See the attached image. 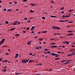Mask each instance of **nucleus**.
Listing matches in <instances>:
<instances>
[{
    "instance_id": "1",
    "label": "nucleus",
    "mask_w": 75,
    "mask_h": 75,
    "mask_svg": "<svg viewBox=\"0 0 75 75\" xmlns=\"http://www.w3.org/2000/svg\"><path fill=\"white\" fill-rule=\"evenodd\" d=\"M52 28L54 29H57V30H61V28L59 27H57V26H53L52 27Z\"/></svg>"
},
{
    "instance_id": "2",
    "label": "nucleus",
    "mask_w": 75,
    "mask_h": 75,
    "mask_svg": "<svg viewBox=\"0 0 75 75\" xmlns=\"http://www.w3.org/2000/svg\"><path fill=\"white\" fill-rule=\"evenodd\" d=\"M50 54L52 55V56H55V55H57V54L54 53H51Z\"/></svg>"
},
{
    "instance_id": "3",
    "label": "nucleus",
    "mask_w": 75,
    "mask_h": 75,
    "mask_svg": "<svg viewBox=\"0 0 75 75\" xmlns=\"http://www.w3.org/2000/svg\"><path fill=\"white\" fill-rule=\"evenodd\" d=\"M16 56L15 57V58H17L18 57V54H16Z\"/></svg>"
},
{
    "instance_id": "4",
    "label": "nucleus",
    "mask_w": 75,
    "mask_h": 75,
    "mask_svg": "<svg viewBox=\"0 0 75 75\" xmlns=\"http://www.w3.org/2000/svg\"><path fill=\"white\" fill-rule=\"evenodd\" d=\"M2 71L3 72H6V71H7V69H2Z\"/></svg>"
},
{
    "instance_id": "5",
    "label": "nucleus",
    "mask_w": 75,
    "mask_h": 75,
    "mask_svg": "<svg viewBox=\"0 0 75 75\" xmlns=\"http://www.w3.org/2000/svg\"><path fill=\"white\" fill-rule=\"evenodd\" d=\"M57 17V16H50V17H51V18H55Z\"/></svg>"
},
{
    "instance_id": "6",
    "label": "nucleus",
    "mask_w": 75,
    "mask_h": 75,
    "mask_svg": "<svg viewBox=\"0 0 75 75\" xmlns=\"http://www.w3.org/2000/svg\"><path fill=\"white\" fill-rule=\"evenodd\" d=\"M4 41H5V39H3L2 40L1 42H4Z\"/></svg>"
},
{
    "instance_id": "7",
    "label": "nucleus",
    "mask_w": 75,
    "mask_h": 75,
    "mask_svg": "<svg viewBox=\"0 0 75 75\" xmlns=\"http://www.w3.org/2000/svg\"><path fill=\"white\" fill-rule=\"evenodd\" d=\"M21 73H16V75H19L20 74H21Z\"/></svg>"
},
{
    "instance_id": "8",
    "label": "nucleus",
    "mask_w": 75,
    "mask_h": 75,
    "mask_svg": "<svg viewBox=\"0 0 75 75\" xmlns=\"http://www.w3.org/2000/svg\"><path fill=\"white\" fill-rule=\"evenodd\" d=\"M16 29V28H13L10 29V31H13V30H14Z\"/></svg>"
},
{
    "instance_id": "9",
    "label": "nucleus",
    "mask_w": 75,
    "mask_h": 75,
    "mask_svg": "<svg viewBox=\"0 0 75 75\" xmlns=\"http://www.w3.org/2000/svg\"><path fill=\"white\" fill-rule=\"evenodd\" d=\"M67 32H68V33H71L73 32V31L72 30L68 31Z\"/></svg>"
},
{
    "instance_id": "10",
    "label": "nucleus",
    "mask_w": 75,
    "mask_h": 75,
    "mask_svg": "<svg viewBox=\"0 0 75 75\" xmlns=\"http://www.w3.org/2000/svg\"><path fill=\"white\" fill-rule=\"evenodd\" d=\"M7 62V60H5V61H3L2 62Z\"/></svg>"
},
{
    "instance_id": "11",
    "label": "nucleus",
    "mask_w": 75,
    "mask_h": 75,
    "mask_svg": "<svg viewBox=\"0 0 75 75\" xmlns=\"http://www.w3.org/2000/svg\"><path fill=\"white\" fill-rule=\"evenodd\" d=\"M66 44H69V42H68L66 41Z\"/></svg>"
},
{
    "instance_id": "12",
    "label": "nucleus",
    "mask_w": 75,
    "mask_h": 75,
    "mask_svg": "<svg viewBox=\"0 0 75 75\" xmlns=\"http://www.w3.org/2000/svg\"><path fill=\"white\" fill-rule=\"evenodd\" d=\"M31 5L32 6H35V5H34L33 3L31 4Z\"/></svg>"
},
{
    "instance_id": "13",
    "label": "nucleus",
    "mask_w": 75,
    "mask_h": 75,
    "mask_svg": "<svg viewBox=\"0 0 75 75\" xmlns=\"http://www.w3.org/2000/svg\"><path fill=\"white\" fill-rule=\"evenodd\" d=\"M30 12L31 13H34V11H33L32 10H30Z\"/></svg>"
},
{
    "instance_id": "14",
    "label": "nucleus",
    "mask_w": 75,
    "mask_h": 75,
    "mask_svg": "<svg viewBox=\"0 0 75 75\" xmlns=\"http://www.w3.org/2000/svg\"><path fill=\"white\" fill-rule=\"evenodd\" d=\"M33 62V61H32V60H30L29 62V63H30V62Z\"/></svg>"
},
{
    "instance_id": "15",
    "label": "nucleus",
    "mask_w": 75,
    "mask_h": 75,
    "mask_svg": "<svg viewBox=\"0 0 75 75\" xmlns=\"http://www.w3.org/2000/svg\"><path fill=\"white\" fill-rule=\"evenodd\" d=\"M5 23H6V24H8V21H6L5 22Z\"/></svg>"
},
{
    "instance_id": "16",
    "label": "nucleus",
    "mask_w": 75,
    "mask_h": 75,
    "mask_svg": "<svg viewBox=\"0 0 75 75\" xmlns=\"http://www.w3.org/2000/svg\"><path fill=\"white\" fill-rule=\"evenodd\" d=\"M7 11H12V9H8L7 10Z\"/></svg>"
},
{
    "instance_id": "17",
    "label": "nucleus",
    "mask_w": 75,
    "mask_h": 75,
    "mask_svg": "<svg viewBox=\"0 0 75 75\" xmlns=\"http://www.w3.org/2000/svg\"><path fill=\"white\" fill-rule=\"evenodd\" d=\"M54 44H55V43H52L50 44V45H54Z\"/></svg>"
},
{
    "instance_id": "18",
    "label": "nucleus",
    "mask_w": 75,
    "mask_h": 75,
    "mask_svg": "<svg viewBox=\"0 0 75 75\" xmlns=\"http://www.w3.org/2000/svg\"><path fill=\"white\" fill-rule=\"evenodd\" d=\"M60 59V58H58L55 59V60H57V59Z\"/></svg>"
},
{
    "instance_id": "19",
    "label": "nucleus",
    "mask_w": 75,
    "mask_h": 75,
    "mask_svg": "<svg viewBox=\"0 0 75 75\" xmlns=\"http://www.w3.org/2000/svg\"><path fill=\"white\" fill-rule=\"evenodd\" d=\"M31 42H28L27 43L28 45H30V44H31Z\"/></svg>"
},
{
    "instance_id": "20",
    "label": "nucleus",
    "mask_w": 75,
    "mask_h": 75,
    "mask_svg": "<svg viewBox=\"0 0 75 75\" xmlns=\"http://www.w3.org/2000/svg\"><path fill=\"white\" fill-rule=\"evenodd\" d=\"M29 54L30 55H33V56H34V54L33 55L32 53H30Z\"/></svg>"
},
{
    "instance_id": "21",
    "label": "nucleus",
    "mask_w": 75,
    "mask_h": 75,
    "mask_svg": "<svg viewBox=\"0 0 75 75\" xmlns=\"http://www.w3.org/2000/svg\"><path fill=\"white\" fill-rule=\"evenodd\" d=\"M58 54H57V55L55 54V57H58Z\"/></svg>"
},
{
    "instance_id": "22",
    "label": "nucleus",
    "mask_w": 75,
    "mask_h": 75,
    "mask_svg": "<svg viewBox=\"0 0 75 75\" xmlns=\"http://www.w3.org/2000/svg\"><path fill=\"white\" fill-rule=\"evenodd\" d=\"M38 48L39 49L40 48V49H41V48H42V47L41 46H38Z\"/></svg>"
},
{
    "instance_id": "23",
    "label": "nucleus",
    "mask_w": 75,
    "mask_h": 75,
    "mask_svg": "<svg viewBox=\"0 0 75 75\" xmlns=\"http://www.w3.org/2000/svg\"><path fill=\"white\" fill-rule=\"evenodd\" d=\"M62 17H67V15L66 16H64V15H63Z\"/></svg>"
},
{
    "instance_id": "24",
    "label": "nucleus",
    "mask_w": 75,
    "mask_h": 75,
    "mask_svg": "<svg viewBox=\"0 0 75 75\" xmlns=\"http://www.w3.org/2000/svg\"><path fill=\"white\" fill-rule=\"evenodd\" d=\"M69 23H73V21H70L69 22Z\"/></svg>"
},
{
    "instance_id": "25",
    "label": "nucleus",
    "mask_w": 75,
    "mask_h": 75,
    "mask_svg": "<svg viewBox=\"0 0 75 75\" xmlns=\"http://www.w3.org/2000/svg\"><path fill=\"white\" fill-rule=\"evenodd\" d=\"M42 18L43 20H44V19H45V17H42Z\"/></svg>"
},
{
    "instance_id": "26",
    "label": "nucleus",
    "mask_w": 75,
    "mask_h": 75,
    "mask_svg": "<svg viewBox=\"0 0 75 75\" xmlns=\"http://www.w3.org/2000/svg\"><path fill=\"white\" fill-rule=\"evenodd\" d=\"M6 68H7V66H5L4 67V69H6Z\"/></svg>"
},
{
    "instance_id": "27",
    "label": "nucleus",
    "mask_w": 75,
    "mask_h": 75,
    "mask_svg": "<svg viewBox=\"0 0 75 75\" xmlns=\"http://www.w3.org/2000/svg\"><path fill=\"white\" fill-rule=\"evenodd\" d=\"M47 33V31H44L43 32V33Z\"/></svg>"
},
{
    "instance_id": "28",
    "label": "nucleus",
    "mask_w": 75,
    "mask_h": 75,
    "mask_svg": "<svg viewBox=\"0 0 75 75\" xmlns=\"http://www.w3.org/2000/svg\"><path fill=\"white\" fill-rule=\"evenodd\" d=\"M70 17V15H69V16L66 15V17H67V18L68 17Z\"/></svg>"
},
{
    "instance_id": "29",
    "label": "nucleus",
    "mask_w": 75,
    "mask_h": 75,
    "mask_svg": "<svg viewBox=\"0 0 75 75\" xmlns=\"http://www.w3.org/2000/svg\"><path fill=\"white\" fill-rule=\"evenodd\" d=\"M64 7H63L61 8V10H64Z\"/></svg>"
},
{
    "instance_id": "30",
    "label": "nucleus",
    "mask_w": 75,
    "mask_h": 75,
    "mask_svg": "<svg viewBox=\"0 0 75 75\" xmlns=\"http://www.w3.org/2000/svg\"><path fill=\"white\" fill-rule=\"evenodd\" d=\"M74 35V34L73 33H70V35Z\"/></svg>"
},
{
    "instance_id": "31",
    "label": "nucleus",
    "mask_w": 75,
    "mask_h": 75,
    "mask_svg": "<svg viewBox=\"0 0 75 75\" xmlns=\"http://www.w3.org/2000/svg\"><path fill=\"white\" fill-rule=\"evenodd\" d=\"M51 47H52V48H54V45H53L52 46H51Z\"/></svg>"
},
{
    "instance_id": "32",
    "label": "nucleus",
    "mask_w": 75,
    "mask_h": 75,
    "mask_svg": "<svg viewBox=\"0 0 75 75\" xmlns=\"http://www.w3.org/2000/svg\"><path fill=\"white\" fill-rule=\"evenodd\" d=\"M26 29L27 30H30V28H26Z\"/></svg>"
},
{
    "instance_id": "33",
    "label": "nucleus",
    "mask_w": 75,
    "mask_h": 75,
    "mask_svg": "<svg viewBox=\"0 0 75 75\" xmlns=\"http://www.w3.org/2000/svg\"><path fill=\"white\" fill-rule=\"evenodd\" d=\"M36 49H37V50H40V49L37 47H36Z\"/></svg>"
},
{
    "instance_id": "34",
    "label": "nucleus",
    "mask_w": 75,
    "mask_h": 75,
    "mask_svg": "<svg viewBox=\"0 0 75 75\" xmlns=\"http://www.w3.org/2000/svg\"><path fill=\"white\" fill-rule=\"evenodd\" d=\"M43 40L42 38H41V39H39V41H42Z\"/></svg>"
},
{
    "instance_id": "35",
    "label": "nucleus",
    "mask_w": 75,
    "mask_h": 75,
    "mask_svg": "<svg viewBox=\"0 0 75 75\" xmlns=\"http://www.w3.org/2000/svg\"><path fill=\"white\" fill-rule=\"evenodd\" d=\"M17 23H14L13 24V25H17Z\"/></svg>"
},
{
    "instance_id": "36",
    "label": "nucleus",
    "mask_w": 75,
    "mask_h": 75,
    "mask_svg": "<svg viewBox=\"0 0 75 75\" xmlns=\"http://www.w3.org/2000/svg\"><path fill=\"white\" fill-rule=\"evenodd\" d=\"M44 50L45 51H48V50L47 49H45Z\"/></svg>"
},
{
    "instance_id": "37",
    "label": "nucleus",
    "mask_w": 75,
    "mask_h": 75,
    "mask_svg": "<svg viewBox=\"0 0 75 75\" xmlns=\"http://www.w3.org/2000/svg\"><path fill=\"white\" fill-rule=\"evenodd\" d=\"M25 60H24L22 62H24L25 61Z\"/></svg>"
},
{
    "instance_id": "38",
    "label": "nucleus",
    "mask_w": 75,
    "mask_h": 75,
    "mask_svg": "<svg viewBox=\"0 0 75 75\" xmlns=\"http://www.w3.org/2000/svg\"><path fill=\"white\" fill-rule=\"evenodd\" d=\"M20 34H16L15 35V36H16V35H20Z\"/></svg>"
},
{
    "instance_id": "39",
    "label": "nucleus",
    "mask_w": 75,
    "mask_h": 75,
    "mask_svg": "<svg viewBox=\"0 0 75 75\" xmlns=\"http://www.w3.org/2000/svg\"><path fill=\"white\" fill-rule=\"evenodd\" d=\"M6 10H7V9L6 8H5L4 9V11H6Z\"/></svg>"
},
{
    "instance_id": "40",
    "label": "nucleus",
    "mask_w": 75,
    "mask_h": 75,
    "mask_svg": "<svg viewBox=\"0 0 75 75\" xmlns=\"http://www.w3.org/2000/svg\"><path fill=\"white\" fill-rule=\"evenodd\" d=\"M42 65V63H40V64H39V65H40L41 66V65Z\"/></svg>"
},
{
    "instance_id": "41",
    "label": "nucleus",
    "mask_w": 75,
    "mask_h": 75,
    "mask_svg": "<svg viewBox=\"0 0 75 75\" xmlns=\"http://www.w3.org/2000/svg\"><path fill=\"white\" fill-rule=\"evenodd\" d=\"M27 1V0H24L23 2H25V1Z\"/></svg>"
},
{
    "instance_id": "42",
    "label": "nucleus",
    "mask_w": 75,
    "mask_h": 75,
    "mask_svg": "<svg viewBox=\"0 0 75 75\" xmlns=\"http://www.w3.org/2000/svg\"><path fill=\"white\" fill-rule=\"evenodd\" d=\"M18 23V21H15V23Z\"/></svg>"
},
{
    "instance_id": "43",
    "label": "nucleus",
    "mask_w": 75,
    "mask_h": 75,
    "mask_svg": "<svg viewBox=\"0 0 75 75\" xmlns=\"http://www.w3.org/2000/svg\"><path fill=\"white\" fill-rule=\"evenodd\" d=\"M70 55H71V54H68L67 56H68V57H69V56H70Z\"/></svg>"
},
{
    "instance_id": "44",
    "label": "nucleus",
    "mask_w": 75,
    "mask_h": 75,
    "mask_svg": "<svg viewBox=\"0 0 75 75\" xmlns=\"http://www.w3.org/2000/svg\"><path fill=\"white\" fill-rule=\"evenodd\" d=\"M35 27L34 26H32V28H35Z\"/></svg>"
},
{
    "instance_id": "45",
    "label": "nucleus",
    "mask_w": 75,
    "mask_h": 75,
    "mask_svg": "<svg viewBox=\"0 0 75 75\" xmlns=\"http://www.w3.org/2000/svg\"><path fill=\"white\" fill-rule=\"evenodd\" d=\"M75 54V53H72L71 54V55H74Z\"/></svg>"
},
{
    "instance_id": "46",
    "label": "nucleus",
    "mask_w": 75,
    "mask_h": 75,
    "mask_svg": "<svg viewBox=\"0 0 75 75\" xmlns=\"http://www.w3.org/2000/svg\"><path fill=\"white\" fill-rule=\"evenodd\" d=\"M31 22V21H28V23H30Z\"/></svg>"
},
{
    "instance_id": "47",
    "label": "nucleus",
    "mask_w": 75,
    "mask_h": 75,
    "mask_svg": "<svg viewBox=\"0 0 75 75\" xmlns=\"http://www.w3.org/2000/svg\"><path fill=\"white\" fill-rule=\"evenodd\" d=\"M35 38H38V37H37V36H35L34 37Z\"/></svg>"
},
{
    "instance_id": "48",
    "label": "nucleus",
    "mask_w": 75,
    "mask_h": 75,
    "mask_svg": "<svg viewBox=\"0 0 75 75\" xmlns=\"http://www.w3.org/2000/svg\"><path fill=\"white\" fill-rule=\"evenodd\" d=\"M66 63H67V64H68V63H69V62L68 61H67L66 62Z\"/></svg>"
},
{
    "instance_id": "49",
    "label": "nucleus",
    "mask_w": 75,
    "mask_h": 75,
    "mask_svg": "<svg viewBox=\"0 0 75 75\" xmlns=\"http://www.w3.org/2000/svg\"><path fill=\"white\" fill-rule=\"evenodd\" d=\"M2 61V59L0 58V61Z\"/></svg>"
},
{
    "instance_id": "50",
    "label": "nucleus",
    "mask_w": 75,
    "mask_h": 75,
    "mask_svg": "<svg viewBox=\"0 0 75 75\" xmlns=\"http://www.w3.org/2000/svg\"><path fill=\"white\" fill-rule=\"evenodd\" d=\"M57 53H61V52H57Z\"/></svg>"
},
{
    "instance_id": "51",
    "label": "nucleus",
    "mask_w": 75,
    "mask_h": 75,
    "mask_svg": "<svg viewBox=\"0 0 75 75\" xmlns=\"http://www.w3.org/2000/svg\"><path fill=\"white\" fill-rule=\"evenodd\" d=\"M47 53H48V54L51 53V52H47Z\"/></svg>"
},
{
    "instance_id": "52",
    "label": "nucleus",
    "mask_w": 75,
    "mask_h": 75,
    "mask_svg": "<svg viewBox=\"0 0 75 75\" xmlns=\"http://www.w3.org/2000/svg\"><path fill=\"white\" fill-rule=\"evenodd\" d=\"M69 12H71V13H72L71 10H69Z\"/></svg>"
},
{
    "instance_id": "53",
    "label": "nucleus",
    "mask_w": 75,
    "mask_h": 75,
    "mask_svg": "<svg viewBox=\"0 0 75 75\" xmlns=\"http://www.w3.org/2000/svg\"><path fill=\"white\" fill-rule=\"evenodd\" d=\"M8 53H5V55H8Z\"/></svg>"
},
{
    "instance_id": "54",
    "label": "nucleus",
    "mask_w": 75,
    "mask_h": 75,
    "mask_svg": "<svg viewBox=\"0 0 75 75\" xmlns=\"http://www.w3.org/2000/svg\"><path fill=\"white\" fill-rule=\"evenodd\" d=\"M54 35H57V33H55L54 34Z\"/></svg>"
},
{
    "instance_id": "55",
    "label": "nucleus",
    "mask_w": 75,
    "mask_h": 75,
    "mask_svg": "<svg viewBox=\"0 0 75 75\" xmlns=\"http://www.w3.org/2000/svg\"><path fill=\"white\" fill-rule=\"evenodd\" d=\"M62 14H64V11L62 12V13H61V14H62Z\"/></svg>"
},
{
    "instance_id": "56",
    "label": "nucleus",
    "mask_w": 75,
    "mask_h": 75,
    "mask_svg": "<svg viewBox=\"0 0 75 75\" xmlns=\"http://www.w3.org/2000/svg\"><path fill=\"white\" fill-rule=\"evenodd\" d=\"M25 20H27V18H25Z\"/></svg>"
},
{
    "instance_id": "57",
    "label": "nucleus",
    "mask_w": 75,
    "mask_h": 75,
    "mask_svg": "<svg viewBox=\"0 0 75 75\" xmlns=\"http://www.w3.org/2000/svg\"><path fill=\"white\" fill-rule=\"evenodd\" d=\"M54 48H57V46H54Z\"/></svg>"
},
{
    "instance_id": "58",
    "label": "nucleus",
    "mask_w": 75,
    "mask_h": 75,
    "mask_svg": "<svg viewBox=\"0 0 75 75\" xmlns=\"http://www.w3.org/2000/svg\"><path fill=\"white\" fill-rule=\"evenodd\" d=\"M65 62V60H63L62 61V62Z\"/></svg>"
},
{
    "instance_id": "59",
    "label": "nucleus",
    "mask_w": 75,
    "mask_h": 75,
    "mask_svg": "<svg viewBox=\"0 0 75 75\" xmlns=\"http://www.w3.org/2000/svg\"><path fill=\"white\" fill-rule=\"evenodd\" d=\"M17 2H14V4H17Z\"/></svg>"
},
{
    "instance_id": "60",
    "label": "nucleus",
    "mask_w": 75,
    "mask_h": 75,
    "mask_svg": "<svg viewBox=\"0 0 75 75\" xmlns=\"http://www.w3.org/2000/svg\"><path fill=\"white\" fill-rule=\"evenodd\" d=\"M63 44H65V43H66V41H65V42H63Z\"/></svg>"
},
{
    "instance_id": "61",
    "label": "nucleus",
    "mask_w": 75,
    "mask_h": 75,
    "mask_svg": "<svg viewBox=\"0 0 75 75\" xmlns=\"http://www.w3.org/2000/svg\"><path fill=\"white\" fill-rule=\"evenodd\" d=\"M68 21V20H64V21Z\"/></svg>"
},
{
    "instance_id": "62",
    "label": "nucleus",
    "mask_w": 75,
    "mask_h": 75,
    "mask_svg": "<svg viewBox=\"0 0 75 75\" xmlns=\"http://www.w3.org/2000/svg\"><path fill=\"white\" fill-rule=\"evenodd\" d=\"M59 22H62V20L59 21Z\"/></svg>"
},
{
    "instance_id": "63",
    "label": "nucleus",
    "mask_w": 75,
    "mask_h": 75,
    "mask_svg": "<svg viewBox=\"0 0 75 75\" xmlns=\"http://www.w3.org/2000/svg\"><path fill=\"white\" fill-rule=\"evenodd\" d=\"M26 62H28V60H26Z\"/></svg>"
},
{
    "instance_id": "64",
    "label": "nucleus",
    "mask_w": 75,
    "mask_h": 75,
    "mask_svg": "<svg viewBox=\"0 0 75 75\" xmlns=\"http://www.w3.org/2000/svg\"><path fill=\"white\" fill-rule=\"evenodd\" d=\"M36 75H40V74H36Z\"/></svg>"
}]
</instances>
